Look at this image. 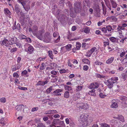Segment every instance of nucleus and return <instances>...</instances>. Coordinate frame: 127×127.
<instances>
[{
	"instance_id": "4468645a",
	"label": "nucleus",
	"mask_w": 127,
	"mask_h": 127,
	"mask_svg": "<svg viewBox=\"0 0 127 127\" xmlns=\"http://www.w3.org/2000/svg\"><path fill=\"white\" fill-rule=\"evenodd\" d=\"M17 1L19 3H20L23 6V7L26 11H28L30 8V6L29 5H28L27 7H25V1H21L20 0H18Z\"/></svg>"
},
{
	"instance_id": "603ef678",
	"label": "nucleus",
	"mask_w": 127,
	"mask_h": 127,
	"mask_svg": "<svg viewBox=\"0 0 127 127\" xmlns=\"http://www.w3.org/2000/svg\"><path fill=\"white\" fill-rule=\"evenodd\" d=\"M37 86H43V83L42 81H39L36 84Z\"/></svg>"
},
{
	"instance_id": "cd10ccee",
	"label": "nucleus",
	"mask_w": 127,
	"mask_h": 127,
	"mask_svg": "<svg viewBox=\"0 0 127 127\" xmlns=\"http://www.w3.org/2000/svg\"><path fill=\"white\" fill-rule=\"evenodd\" d=\"M117 29L118 30H120L122 31H127L125 29V28H124L122 25H119L117 28Z\"/></svg>"
},
{
	"instance_id": "e433bc0d",
	"label": "nucleus",
	"mask_w": 127,
	"mask_h": 127,
	"mask_svg": "<svg viewBox=\"0 0 127 127\" xmlns=\"http://www.w3.org/2000/svg\"><path fill=\"white\" fill-rule=\"evenodd\" d=\"M72 45L70 44H68L65 46V48L67 51H70L72 48Z\"/></svg>"
},
{
	"instance_id": "338daca9",
	"label": "nucleus",
	"mask_w": 127,
	"mask_h": 127,
	"mask_svg": "<svg viewBox=\"0 0 127 127\" xmlns=\"http://www.w3.org/2000/svg\"><path fill=\"white\" fill-rule=\"evenodd\" d=\"M0 101L2 103H5L6 102V99L5 97H2L0 99Z\"/></svg>"
},
{
	"instance_id": "c85d7f7f",
	"label": "nucleus",
	"mask_w": 127,
	"mask_h": 127,
	"mask_svg": "<svg viewBox=\"0 0 127 127\" xmlns=\"http://www.w3.org/2000/svg\"><path fill=\"white\" fill-rule=\"evenodd\" d=\"M64 86L65 90H67V91H69L72 90V88L70 86L67 85H65Z\"/></svg>"
},
{
	"instance_id": "0eeeda50",
	"label": "nucleus",
	"mask_w": 127,
	"mask_h": 127,
	"mask_svg": "<svg viewBox=\"0 0 127 127\" xmlns=\"http://www.w3.org/2000/svg\"><path fill=\"white\" fill-rule=\"evenodd\" d=\"M94 10L96 11V13L97 14V16L98 17L100 16V10L99 8L98 5L96 4H95L93 7Z\"/></svg>"
},
{
	"instance_id": "864d4df0",
	"label": "nucleus",
	"mask_w": 127,
	"mask_h": 127,
	"mask_svg": "<svg viewBox=\"0 0 127 127\" xmlns=\"http://www.w3.org/2000/svg\"><path fill=\"white\" fill-rule=\"evenodd\" d=\"M97 50V48L95 47H93L91 48V50H90L91 53L92 54V53L95 51H96Z\"/></svg>"
},
{
	"instance_id": "37998d69",
	"label": "nucleus",
	"mask_w": 127,
	"mask_h": 127,
	"mask_svg": "<svg viewBox=\"0 0 127 127\" xmlns=\"http://www.w3.org/2000/svg\"><path fill=\"white\" fill-rule=\"evenodd\" d=\"M92 54L90 50H88L86 53L85 54V55L86 56H87L89 57H90L91 56Z\"/></svg>"
},
{
	"instance_id": "a878e982",
	"label": "nucleus",
	"mask_w": 127,
	"mask_h": 127,
	"mask_svg": "<svg viewBox=\"0 0 127 127\" xmlns=\"http://www.w3.org/2000/svg\"><path fill=\"white\" fill-rule=\"evenodd\" d=\"M113 8H115L117 6V4L113 0H110Z\"/></svg>"
},
{
	"instance_id": "aec40b11",
	"label": "nucleus",
	"mask_w": 127,
	"mask_h": 127,
	"mask_svg": "<svg viewBox=\"0 0 127 127\" xmlns=\"http://www.w3.org/2000/svg\"><path fill=\"white\" fill-rule=\"evenodd\" d=\"M8 38V40H9V45H11V44H13L15 43L16 41L15 40L16 39V37H13L12 38L11 37H10Z\"/></svg>"
},
{
	"instance_id": "b1692460",
	"label": "nucleus",
	"mask_w": 127,
	"mask_h": 127,
	"mask_svg": "<svg viewBox=\"0 0 127 127\" xmlns=\"http://www.w3.org/2000/svg\"><path fill=\"white\" fill-rule=\"evenodd\" d=\"M115 16H114L108 17L107 18V19L111 21H116L117 20V19Z\"/></svg>"
},
{
	"instance_id": "a18cd8bd",
	"label": "nucleus",
	"mask_w": 127,
	"mask_h": 127,
	"mask_svg": "<svg viewBox=\"0 0 127 127\" xmlns=\"http://www.w3.org/2000/svg\"><path fill=\"white\" fill-rule=\"evenodd\" d=\"M4 12L6 14L10 15L11 14L10 11L7 8L5 9H4Z\"/></svg>"
},
{
	"instance_id": "1a4fd4ad",
	"label": "nucleus",
	"mask_w": 127,
	"mask_h": 127,
	"mask_svg": "<svg viewBox=\"0 0 127 127\" xmlns=\"http://www.w3.org/2000/svg\"><path fill=\"white\" fill-rule=\"evenodd\" d=\"M78 107L80 108L87 109L89 108V105L87 103H82L79 104Z\"/></svg>"
},
{
	"instance_id": "ea45409f",
	"label": "nucleus",
	"mask_w": 127,
	"mask_h": 127,
	"mask_svg": "<svg viewBox=\"0 0 127 127\" xmlns=\"http://www.w3.org/2000/svg\"><path fill=\"white\" fill-rule=\"evenodd\" d=\"M68 69L65 70L64 69H62L60 70L59 71V72L61 74H62L67 72H68Z\"/></svg>"
},
{
	"instance_id": "72a5a7b5",
	"label": "nucleus",
	"mask_w": 127,
	"mask_h": 127,
	"mask_svg": "<svg viewBox=\"0 0 127 127\" xmlns=\"http://www.w3.org/2000/svg\"><path fill=\"white\" fill-rule=\"evenodd\" d=\"M8 49L10 50V51L11 52H14L16 51L17 50V48L15 47L12 48L11 46H9Z\"/></svg>"
},
{
	"instance_id": "0e129e2a",
	"label": "nucleus",
	"mask_w": 127,
	"mask_h": 127,
	"mask_svg": "<svg viewBox=\"0 0 127 127\" xmlns=\"http://www.w3.org/2000/svg\"><path fill=\"white\" fill-rule=\"evenodd\" d=\"M25 107L23 108V111L24 112L26 113H27L28 110V108L26 105L24 106Z\"/></svg>"
},
{
	"instance_id": "4d7b16f0",
	"label": "nucleus",
	"mask_w": 127,
	"mask_h": 127,
	"mask_svg": "<svg viewBox=\"0 0 127 127\" xmlns=\"http://www.w3.org/2000/svg\"><path fill=\"white\" fill-rule=\"evenodd\" d=\"M95 64L97 65H101L103 64V63L102 62L96 61L95 62Z\"/></svg>"
},
{
	"instance_id": "8fccbe9b",
	"label": "nucleus",
	"mask_w": 127,
	"mask_h": 127,
	"mask_svg": "<svg viewBox=\"0 0 127 127\" xmlns=\"http://www.w3.org/2000/svg\"><path fill=\"white\" fill-rule=\"evenodd\" d=\"M51 66L53 69H55L57 67V64L55 63H51Z\"/></svg>"
},
{
	"instance_id": "423d86ee",
	"label": "nucleus",
	"mask_w": 127,
	"mask_h": 127,
	"mask_svg": "<svg viewBox=\"0 0 127 127\" xmlns=\"http://www.w3.org/2000/svg\"><path fill=\"white\" fill-rule=\"evenodd\" d=\"M51 37L49 33L46 32L45 34L44 37H43V41L46 43H48L50 42Z\"/></svg>"
},
{
	"instance_id": "c9c22d12",
	"label": "nucleus",
	"mask_w": 127,
	"mask_h": 127,
	"mask_svg": "<svg viewBox=\"0 0 127 127\" xmlns=\"http://www.w3.org/2000/svg\"><path fill=\"white\" fill-rule=\"evenodd\" d=\"M48 54L49 56L51 59H53V58L54 56L53 55L52 51L50 50H49L48 51Z\"/></svg>"
},
{
	"instance_id": "dca6fc26",
	"label": "nucleus",
	"mask_w": 127,
	"mask_h": 127,
	"mask_svg": "<svg viewBox=\"0 0 127 127\" xmlns=\"http://www.w3.org/2000/svg\"><path fill=\"white\" fill-rule=\"evenodd\" d=\"M63 91V89H58L54 91L53 93L55 95L61 96V94L60 93Z\"/></svg>"
},
{
	"instance_id": "5fc2aeb1",
	"label": "nucleus",
	"mask_w": 127,
	"mask_h": 127,
	"mask_svg": "<svg viewBox=\"0 0 127 127\" xmlns=\"http://www.w3.org/2000/svg\"><path fill=\"white\" fill-rule=\"evenodd\" d=\"M99 95V97L101 98H104L105 97L107 96L106 95L103 94V93H100Z\"/></svg>"
},
{
	"instance_id": "49530a36",
	"label": "nucleus",
	"mask_w": 127,
	"mask_h": 127,
	"mask_svg": "<svg viewBox=\"0 0 127 127\" xmlns=\"http://www.w3.org/2000/svg\"><path fill=\"white\" fill-rule=\"evenodd\" d=\"M101 126L103 127H110V125H109L107 124L103 123H101Z\"/></svg>"
},
{
	"instance_id": "7c9ffc66",
	"label": "nucleus",
	"mask_w": 127,
	"mask_h": 127,
	"mask_svg": "<svg viewBox=\"0 0 127 127\" xmlns=\"http://www.w3.org/2000/svg\"><path fill=\"white\" fill-rule=\"evenodd\" d=\"M84 32L86 33H89L90 32V30L89 27L85 26L83 28Z\"/></svg>"
},
{
	"instance_id": "6e6552de",
	"label": "nucleus",
	"mask_w": 127,
	"mask_h": 127,
	"mask_svg": "<svg viewBox=\"0 0 127 127\" xmlns=\"http://www.w3.org/2000/svg\"><path fill=\"white\" fill-rule=\"evenodd\" d=\"M53 36L54 38H55L54 39V41L55 43H57L59 41L60 39V37L57 32H54L53 34Z\"/></svg>"
},
{
	"instance_id": "a19ab883",
	"label": "nucleus",
	"mask_w": 127,
	"mask_h": 127,
	"mask_svg": "<svg viewBox=\"0 0 127 127\" xmlns=\"http://www.w3.org/2000/svg\"><path fill=\"white\" fill-rule=\"evenodd\" d=\"M110 41L113 42H115L117 39V40L119 39V38L117 39L116 38L114 37H111L109 38Z\"/></svg>"
},
{
	"instance_id": "473e14b6",
	"label": "nucleus",
	"mask_w": 127,
	"mask_h": 127,
	"mask_svg": "<svg viewBox=\"0 0 127 127\" xmlns=\"http://www.w3.org/2000/svg\"><path fill=\"white\" fill-rule=\"evenodd\" d=\"M82 62L85 64L89 65L90 64V62L88 59H84L82 60Z\"/></svg>"
},
{
	"instance_id": "393cba45",
	"label": "nucleus",
	"mask_w": 127,
	"mask_h": 127,
	"mask_svg": "<svg viewBox=\"0 0 127 127\" xmlns=\"http://www.w3.org/2000/svg\"><path fill=\"white\" fill-rule=\"evenodd\" d=\"M9 41L7 39H4L2 40L1 44L5 46H8L9 44Z\"/></svg>"
},
{
	"instance_id": "7ed1b4c3",
	"label": "nucleus",
	"mask_w": 127,
	"mask_h": 127,
	"mask_svg": "<svg viewBox=\"0 0 127 127\" xmlns=\"http://www.w3.org/2000/svg\"><path fill=\"white\" fill-rule=\"evenodd\" d=\"M84 121L80 122L78 127H86L88 126L92 122V120L90 119Z\"/></svg>"
},
{
	"instance_id": "680f3d73",
	"label": "nucleus",
	"mask_w": 127,
	"mask_h": 127,
	"mask_svg": "<svg viewBox=\"0 0 127 127\" xmlns=\"http://www.w3.org/2000/svg\"><path fill=\"white\" fill-rule=\"evenodd\" d=\"M78 95L77 94H76L74 95L73 96V99L74 101H76V100L78 99V98L79 97V96H78Z\"/></svg>"
},
{
	"instance_id": "39448f33",
	"label": "nucleus",
	"mask_w": 127,
	"mask_h": 127,
	"mask_svg": "<svg viewBox=\"0 0 127 127\" xmlns=\"http://www.w3.org/2000/svg\"><path fill=\"white\" fill-rule=\"evenodd\" d=\"M51 76L52 77L55 78L56 77L55 79H52L51 81L53 82H55L57 81L58 79L57 78L56 75L57 74H59V72L58 71H55L54 70H53L50 72Z\"/></svg>"
},
{
	"instance_id": "2f4dec72",
	"label": "nucleus",
	"mask_w": 127,
	"mask_h": 127,
	"mask_svg": "<svg viewBox=\"0 0 127 127\" xmlns=\"http://www.w3.org/2000/svg\"><path fill=\"white\" fill-rule=\"evenodd\" d=\"M64 98H67L69 96V92L68 91H66L64 92Z\"/></svg>"
},
{
	"instance_id": "f257e3e1",
	"label": "nucleus",
	"mask_w": 127,
	"mask_h": 127,
	"mask_svg": "<svg viewBox=\"0 0 127 127\" xmlns=\"http://www.w3.org/2000/svg\"><path fill=\"white\" fill-rule=\"evenodd\" d=\"M66 4L68 5L70 8V16L73 17L75 15L77 12H79L80 11V8L81 5L79 2H75L74 4V11L73 12L72 11V4L68 2Z\"/></svg>"
},
{
	"instance_id": "6ab92c4d",
	"label": "nucleus",
	"mask_w": 127,
	"mask_h": 127,
	"mask_svg": "<svg viewBox=\"0 0 127 127\" xmlns=\"http://www.w3.org/2000/svg\"><path fill=\"white\" fill-rule=\"evenodd\" d=\"M7 122V120L6 119L3 118H1L0 120V124H1V126H3L6 124Z\"/></svg>"
},
{
	"instance_id": "052dcab7",
	"label": "nucleus",
	"mask_w": 127,
	"mask_h": 127,
	"mask_svg": "<svg viewBox=\"0 0 127 127\" xmlns=\"http://www.w3.org/2000/svg\"><path fill=\"white\" fill-rule=\"evenodd\" d=\"M78 95L77 94H76L74 95L73 96V99L74 101H76V100L78 99V98L79 97V96H78Z\"/></svg>"
},
{
	"instance_id": "3c124183",
	"label": "nucleus",
	"mask_w": 127,
	"mask_h": 127,
	"mask_svg": "<svg viewBox=\"0 0 127 127\" xmlns=\"http://www.w3.org/2000/svg\"><path fill=\"white\" fill-rule=\"evenodd\" d=\"M120 98L122 100L126 101L127 100V97L125 96H121L120 97Z\"/></svg>"
},
{
	"instance_id": "58836bf2",
	"label": "nucleus",
	"mask_w": 127,
	"mask_h": 127,
	"mask_svg": "<svg viewBox=\"0 0 127 127\" xmlns=\"http://www.w3.org/2000/svg\"><path fill=\"white\" fill-rule=\"evenodd\" d=\"M81 46V44L79 42H77L76 43V48L77 50L80 49Z\"/></svg>"
},
{
	"instance_id": "9b49d317",
	"label": "nucleus",
	"mask_w": 127,
	"mask_h": 127,
	"mask_svg": "<svg viewBox=\"0 0 127 127\" xmlns=\"http://www.w3.org/2000/svg\"><path fill=\"white\" fill-rule=\"evenodd\" d=\"M99 86V85L97 82L93 83L91 84L89 88L91 89L97 88Z\"/></svg>"
},
{
	"instance_id": "f8f14e48",
	"label": "nucleus",
	"mask_w": 127,
	"mask_h": 127,
	"mask_svg": "<svg viewBox=\"0 0 127 127\" xmlns=\"http://www.w3.org/2000/svg\"><path fill=\"white\" fill-rule=\"evenodd\" d=\"M117 32L119 33L118 37L120 38H123L125 37V35H126L127 34V31H122L120 30H118Z\"/></svg>"
},
{
	"instance_id": "a211bd4d",
	"label": "nucleus",
	"mask_w": 127,
	"mask_h": 127,
	"mask_svg": "<svg viewBox=\"0 0 127 127\" xmlns=\"http://www.w3.org/2000/svg\"><path fill=\"white\" fill-rule=\"evenodd\" d=\"M28 50L26 51L28 53L30 54L32 53L34 51V48L31 45H30L28 48Z\"/></svg>"
},
{
	"instance_id": "09e8293b",
	"label": "nucleus",
	"mask_w": 127,
	"mask_h": 127,
	"mask_svg": "<svg viewBox=\"0 0 127 127\" xmlns=\"http://www.w3.org/2000/svg\"><path fill=\"white\" fill-rule=\"evenodd\" d=\"M105 4L107 7L110 6V4L108 0H104Z\"/></svg>"
},
{
	"instance_id": "f03ea898",
	"label": "nucleus",
	"mask_w": 127,
	"mask_h": 127,
	"mask_svg": "<svg viewBox=\"0 0 127 127\" xmlns=\"http://www.w3.org/2000/svg\"><path fill=\"white\" fill-rule=\"evenodd\" d=\"M118 78L117 77H112L107 81V85L110 89L112 88L113 84L116 82L118 80Z\"/></svg>"
},
{
	"instance_id": "de8ad7c7",
	"label": "nucleus",
	"mask_w": 127,
	"mask_h": 127,
	"mask_svg": "<svg viewBox=\"0 0 127 127\" xmlns=\"http://www.w3.org/2000/svg\"><path fill=\"white\" fill-rule=\"evenodd\" d=\"M19 38L21 39H25L27 37L23 34H21L19 35Z\"/></svg>"
},
{
	"instance_id": "ddd939ff",
	"label": "nucleus",
	"mask_w": 127,
	"mask_h": 127,
	"mask_svg": "<svg viewBox=\"0 0 127 127\" xmlns=\"http://www.w3.org/2000/svg\"><path fill=\"white\" fill-rule=\"evenodd\" d=\"M38 28L37 26H34L33 27L32 29L31 28H29V31H32L33 34L34 35H36V34L37 32Z\"/></svg>"
},
{
	"instance_id": "bf43d9fd",
	"label": "nucleus",
	"mask_w": 127,
	"mask_h": 127,
	"mask_svg": "<svg viewBox=\"0 0 127 127\" xmlns=\"http://www.w3.org/2000/svg\"><path fill=\"white\" fill-rule=\"evenodd\" d=\"M95 75L98 78H104L105 77V76H104L101 75L97 73Z\"/></svg>"
},
{
	"instance_id": "bb28decb",
	"label": "nucleus",
	"mask_w": 127,
	"mask_h": 127,
	"mask_svg": "<svg viewBox=\"0 0 127 127\" xmlns=\"http://www.w3.org/2000/svg\"><path fill=\"white\" fill-rule=\"evenodd\" d=\"M95 92V90L94 89H93L90 91H89L88 94L89 95L91 96H94L96 95Z\"/></svg>"
},
{
	"instance_id": "79ce46f5",
	"label": "nucleus",
	"mask_w": 127,
	"mask_h": 127,
	"mask_svg": "<svg viewBox=\"0 0 127 127\" xmlns=\"http://www.w3.org/2000/svg\"><path fill=\"white\" fill-rule=\"evenodd\" d=\"M15 8V11L17 13H18L19 12L20 10L19 8V5H18L16 4V5Z\"/></svg>"
},
{
	"instance_id": "20e7f679",
	"label": "nucleus",
	"mask_w": 127,
	"mask_h": 127,
	"mask_svg": "<svg viewBox=\"0 0 127 127\" xmlns=\"http://www.w3.org/2000/svg\"><path fill=\"white\" fill-rule=\"evenodd\" d=\"M45 31L43 30H39L34 35L36 36L40 40H43V34L44 33Z\"/></svg>"
},
{
	"instance_id": "4be33fe9",
	"label": "nucleus",
	"mask_w": 127,
	"mask_h": 127,
	"mask_svg": "<svg viewBox=\"0 0 127 127\" xmlns=\"http://www.w3.org/2000/svg\"><path fill=\"white\" fill-rule=\"evenodd\" d=\"M101 4L102 7V9L103 12V13L104 15V16L106 15V7L104 4V3L103 2H101Z\"/></svg>"
},
{
	"instance_id": "2eb2a0df",
	"label": "nucleus",
	"mask_w": 127,
	"mask_h": 127,
	"mask_svg": "<svg viewBox=\"0 0 127 127\" xmlns=\"http://www.w3.org/2000/svg\"><path fill=\"white\" fill-rule=\"evenodd\" d=\"M25 107V106L23 104L19 105L15 107L16 111V114H17V111H19L20 112L21 110Z\"/></svg>"
},
{
	"instance_id": "e2e57ef3",
	"label": "nucleus",
	"mask_w": 127,
	"mask_h": 127,
	"mask_svg": "<svg viewBox=\"0 0 127 127\" xmlns=\"http://www.w3.org/2000/svg\"><path fill=\"white\" fill-rule=\"evenodd\" d=\"M83 86H77L76 90L77 91H80L81 90Z\"/></svg>"
},
{
	"instance_id": "5701e85b",
	"label": "nucleus",
	"mask_w": 127,
	"mask_h": 127,
	"mask_svg": "<svg viewBox=\"0 0 127 127\" xmlns=\"http://www.w3.org/2000/svg\"><path fill=\"white\" fill-rule=\"evenodd\" d=\"M114 59V57H112L109 58L106 61V63L107 64H111L113 61Z\"/></svg>"
},
{
	"instance_id": "6e6d98bb",
	"label": "nucleus",
	"mask_w": 127,
	"mask_h": 127,
	"mask_svg": "<svg viewBox=\"0 0 127 127\" xmlns=\"http://www.w3.org/2000/svg\"><path fill=\"white\" fill-rule=\"evenodd\" d=\"M85 2L87 6L90 7V2L89 0H85Z\"/></svg>"
},
{
	"instance_id": "13d9d810",
	"label": "nucleus",
	"mask_w": 127,
	"mask_h": 127,
	"mask_svg": "<svg viewBox=\"0 0 127 127\" xmlns=\"http://www.w3.org/2000/svg\"><path fill=\"white\" fill-rule=\"evenodd\" d=\"M37 127H45V126L44 124L42 123H40L38 124Z\"/></svg>"
},
{
	"instance_id": "c756f323",
	"label": "nucleus",
	"mask_w": 127,
	"mask_h": 127,
	"mask_svg": "<svg viewBox=\"0 0 127 127\" xmlns=\"http://www.w3.org/2000/svg\"><path fill=\"white\" fill-rule=\"evenodd\" d=\"M60 119H55L53 120V122L52 123V125L53 126L57 125L59 123Z\"/></svg>"
},
{
	"instance_id": "69168bd1",
	"label": "nucleus",
	"mask_w": 127,
	"mask_h": 127,
	"mask_svg": "<svg viewBox=\"0 0 127 127\" xmlns=\"http://www.w3.org/2000/svg\"><path fill=\"white\" fill-rule=\"evenodd\" d=\"M52 87H51L49 88H48L46 90V91L47 93H49L52 91Z\"/></svg>"
},
{
	"instance_id": "f3484780",
	"label": "nucleus",
	"mask_w": 127,
	"mask_h": 127,
	"mask_svg": "<svg viewBox=\"0 0 127 127\" xmlns=\"http://www.w3.org/2000/svg\"><path fill=\"white\" fill-rule=\"evenodd\" d=\"M118 106V105L116 102L115 100H113L112 101V104L110 106L111 108H117Z\"/></svg>"
},
{
	"instance_id": "f704fd0d",
	"label": "nucleus",
	"mask_w": 127,
	"mask_h": 127,
	"mask_svg": "<svg viewBox=\"0 0 127 127\" xmlns=\"http://www.w3.org/2000/svg\"><path fill=\"white\" fill-rule=\"evenodd\" d=\"M66 19H67L66 16L63 14H61L59 16L58 19L59 20H62Z\"/></svg>"
},
{
	"instance_id": "c03bdc74",
	"label": "nucleus",
	"mask_w": 127,
	"mask_h": 127,
	"mask_svg": "<svg viewBox=\"0 0 127 127\" xmlns=\"http://www.w3.org/2000/svg\"><path fill=\"white\" fill-rule=\"evenodd\" d=\"M66 49L65 46L61 47L60 50L61 52L64 53L66 51Z\"/></svg>"
},
{
	"instance_id": "774afa93",
	"label": "nucleus",
	"mask_w": 127,
	"mask_h": 127,
	"mask_svg": "<svg viewBox=\"0 0 127 127\" xmlns=\"http://www.w3.org/2000/svg\"><path fill=\"white\" fill-rule=\"evenodd\" d=\"M89 69V66H88L86 65L84 66L83 67V69L85 71H87Z\"/></svg>"
},
{
	"instance_id": "412c9836",
	"label": "nucleus",
	"mask_w": 127,
	"mask_h": 127,
	"mask_svg": "<svg viewBox=\"0 0 127 127\" xmlns=\"http://www.w3.org/2000/svg\"><path fill=\"white\" fill-rule=\"evenodd\" d=\"M115 119H118L120 120L122 122H124L125 120L124 117L122 115H119L117 117H114Z\"/></svg>"
},
{
	"instance_id": "4c0bfd02",
	"label": "nucleus",
	"mask_w": 127,
	"mask_h": 127,
	"mask_svg": "<svg viewBox=\"0 0 127 127\" xmlns=\"http://www.w3.org/2000/svg\"><path fill=\"white\" fill-rule=\"evenodd\" d=\"M111 122L112 123V124L114 126H117L118 125V123L115 119H113L111 121Z\"/></svg>"
},
{
	"instance_id": "9d476101",
	"label": "nucleus",
	"mask_w": 127,
	"mask_h": 127,
	"mask_svg": "<svg viewBox=\"0 0 127 127\" xmlns=\"http://www.w3.org/2000/svg\"><path fill=\"white\" fill-rule=\"evenodd\" d=\"M88 116L86 114L83 113L81 115L79 118V122L81 121H84V120H87L89 119L88 118Z\"/></svg>"
}]
</instances>
